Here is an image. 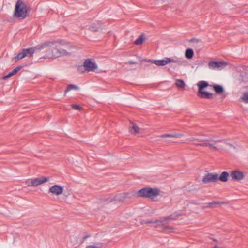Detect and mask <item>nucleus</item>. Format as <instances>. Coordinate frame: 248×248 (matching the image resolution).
I'll list each match as a JSON object with an SVG mask.
<instances>
[{
	"mask_svg": "<svg viewBox=\"0 0 248 248\" xmlns=\"http://www.w3.org/2000/svg\"><path fill=\"white\" fill-rule=\"evenodd\" d=\"M103 247V243H98L96 244V246L89 245L87 246L86 248H101Z\"/></svg>",
	"mask_w": 248,
	"mask_h": 248,
	"instance_id": "28",
	"label": "nucleus"
},
{
	"mask_svg": "<svg viewBox=\"0 0 248 248\" xmlns=\"http://www.w3.org/2000/svg\"><path fill=\"white\" fill-rule=\"evenodd\" d=\"M218 180V174L208 172L205 174L202 179L204 184L214 183Z\"/></svg>",
	"mask_w": 248,
	"mask_h": 248,
	"instance_id": "7",
	"label": "nucleus"
},
{
	"mask_svg": "<svg viewBox=\"0 0 248 248\" xmlns=\"http://www.w3.org/2000/svg\"><path fill=\"white\" fill-rule=\"evenodd\" d=\"M142 62H153L151 60H150V59H142L141 60Z\"/></svg>",
	"mask_w": 248,
	"mask_h": 248,
	"instance_id": "37",
	"label": "nucleus"
},
{
	"mask_svg": "<svg viewBox=\"0 0 248 248\" xmlns=\"http://www.w3.org/2000/svg\"><path fill=\"white\" fill-rule=\"evenodd\" d=\"M63 192V188L62 186L58 185H55L48 190V193H52L55 195H60Z\"/></svg>",
	"mask_w": 248,
	"mask_h": 248,
	"instance_id": "11",
	"label": "nucleus"
},
{
	"mask_svg": "<svg viewBox=\"0 0 248 248\" xmlns=\"http://www.w3.org/2000/svg\"><path fill=\"white\" fill-rule=\"evenodd\" d=\"M228 64L227 62H225L219 61H210L208 63V66L210 69H221L225 67Z\"/></svg>",
	"mask_w": 248,
	"mask_h": 248,
	"instance_id": "9",
	"label": "nucleus"
},
{
	"mask_svg": "<svg viewBox=\"0 0 248 248\" xmlns=\"http://www.w3.org/2000/svg\"><path fill=\"white\" fill-rule=\"evenodd\" d=\"M227 144L228 145H229L230 146H231V147H233L234 148H235V146H234L233 144H231V143H227Z\"/></svg>",
	"mask_w": 248,
	"mask_h": 248,
	"instance_id": "39",
	"label": "nucleus"
},
{
	"mask_svg": "<svg viewBox=\"0 0 248 248\" xmlns=\"http://www.w3.org/2000/svg\"><path fill=\"white\" fill-rule=\"evenodd\" d=\"M173 229V228L171 227H169V226H165L163 227V230H172Z\"/></svg>",
	"mask_w": 248,
	"mask_h": 248,
	"instance_id": "34",
	"label": "nucleus"
},
{
	"mask_svg": "<svg viewBox=\"0 0 248 248\" xmlns=\"http://www.w3.org/2000/svg\"><path fill=\"white\" fill-rule=\"evenodd\" d=\"M29 8L21 0H18L15 5L13 16L20 20L25 19L28 16Z\"/></svg>",
	"mask_w": 248,
	"mask_h": 248,
	"instance_id": "2",
	"label": "nucleus"
},
{
	"mask_svg": "<svg viewBox=\"0 0 248 248\" xmlns=\"http://www.w3.org/2000/svg\"><path fill=\"white\" fill-rule=\"evenodd\" d=\"M48 181L47 177H42L41 178H36L32 179L33 186H37L43 183H44Z\"/></svg>",
	"mask_w": 248,
	"mask_h": 248,
	"instance_id": "13",
	"label": "nucleus"
},
{
	"mask_svg": "<svg viewBox=\"0 0 248 248\" xmlns=\"http://www.w3.org/2000/svg\"><path fill=\"white\" fill-rule=\"evenodd\" d=\"M90 236L91 235L90 234H86L83 237V241H84L85 240H86L88 238L90 237Z\"/></svg>",
	"mask_w": 248,
	"mask_h": 248,
	"instance_id": "36",
	"label": "nucleus"
},
{
	"mask_svg": "<svg viewBox=\"0 0 248 248\" xmlns=\"http://www.w3.org/2000/svg\"><path fill=\"white\" fill-rule=\"evenodd\" d=\"M189 41L191 42H197L198 41V39H197L196 38H192V39H190V40Z\"/></svg>",
	"mask_w": 248,
	"mask_h": 248,
	"instance_id": "38",
	"label": "nucleus"
},
{
	"mask_svg": "<svg viewBox=\"0 0 248 248\" xmlns=\"http://www.w3.org/2000/svg\"><path fill=\"white\" fill-rule=\"evenodd\" d=\"M212 87L217 94H220L224 92V88L221 85L215 84Z\"/></svg>",
	"mask_w": 248,
	"mask_h": 248,
	"instance_id": "21",
	"label": "nucleus"
},
{
	"mask_svg": "<svg viewBox=\"0 0 248 248\" xmlns=\"http://www.w3.org/2000/svg\"><path fill=\"white\" fill-rule=\"evenodd\" d=\"M196 140L200 142V143H195V145L200 146L209 147L212 151H216L219 149L215 146L212 142H221L224 140V139H214L213 138L205 139H196Z\"/></svg>",
	"mask_w": 248,
	"mask_h": 248,
	"instance_id": "4",
	"label": "nucleus"
},
{
	"mask_svg": "<svg viewBox=\"0 0 248 248\" xmlns=\"http://www.w3.org/2000/svg\"><path fill=\"white\" fill-rule=\"evenodd\" d=\"M71 106L72 108L76 110H80L82 109V107H81L79 105L77 104H72Z\"/></svg>",
	"mask_w": 248,
	"mask_h": 248,
	"instance_id": "31",
	"label": "nucleus"
},
{
	"mask_svg": "<svg viewBox=\"0 0 248 248\" xmlns=\"http://www.w3.org/2000/svg\"><path fill=\"white\" fill-rule=\"evenodd\" d=\"M57 41H46L41 43L34 47L23 49L21 51L19 52L17 56L14 57L12 60L14 62H17L18 60L23 59L26 57H31L35 50H41L46 46L54 45Z\"/></svg>",
	"mask_w": 248,
	"mask_h": 248,
	"instance_id": "1",
	"label": "nucleus"
},
{
	"mask_svg": "<svg viewBox=\"0 0 248 248\" xmlns=\"http://www.w3.org/2000/svg\"><path fill=\"white\" fill-rule=\"evenodd\" d=\"M144 40V36L143 34H141L134 42V44L139 45L143 43Z\"/></svg>",
	"mask_w": 248,
	"mask_h": 248,
	"instance_id": "25",
	"label": "nucleus"
},
{
	"mask_svg": "<svg viewBox=\"0 0 248 248\" xmlns=\"http://www.w3.org/2000/svg\"><path fill=\"white\" fill-rule=\"evenodd\" d=\"M163 222V220H155L154 221H152V220L146 221L144 222V223L145 224H150V223H157L158 222L162 223Z\"/></svg>",
	"mask_w": 248,
	"mask_h": 248,
	"instance_id": "29",
	"label": "nucleus"
},
{
	"mask_svg": "<svg viewBox=\"0 0 248 248\" xmlns=\"http://www.w3.org/2000/svg\"><path fill=\"white\" fill-rule=\"evenodd\" d=\"M197 96L201 98H203V99H211L213 98V93L207 92L202 91V92H197Z\"/></svg>",
	"mask_w": 248,
	"mask_h": 248,
	"instance_id": "12",
	"label": "nucleus"
},
{
	"mask_svg": "<svg viewBox=\"0 0 248 248\" xmlns=\"http://www.w3.org/2000/svg\"><path fill=\"white\" fill-rule=\"evenodd\" d=\"M175 85L179 89H183L186 86V84L182 79H176Z\"/></svg>",
	"mask_w": 248,
	"mask_h": 248,
	"instance_id": "23",
	"label": "nucleus"
},
{
	"mask_svg": "<svg viewBox=\"0 0 248 248\" xmlns=\"http://www.w3.org/2000/svg\"><path fill=\"white\" fill-rule=\"evenodd\" d=\"M182 214H178L177 212H175L173 213V214L170 215L169 216H166L164 218V219L162 220L163 221L165 220H174L176 219L177 218H178L179 216H181Z\"/></svg>",
	"mask_w": 248,
	"mask_h": 248,
	"instance_id": "20",
	"label": "nucleus"
},
{
	"mask_svg": "<svg viewBox=\"0 0 248 248\" xmlns=\"http://www.w3.org/2000/svg\"><path fill=\"white\" fill-rule=\"evenodd\" d=\"M79 88L78 86L74 85V84H69L67 85L65 90V94H66L68 92L71 90H78Z\"/></svg>",
	"mask_w": 248,
	"mask_h": 248,
	"instance_id": "24",
	"label": "nucleus"
},
{
	"mask_svg": "<svg viewBox=\"0 0 248 248\" xmlns=\"http://www.w3.org/2000/svg\"><path fill=\"white\" fill-rule=\"evenodd\" d=\"M241 100L246 103H248V92H245L241 97Z\"/></svg>",
	"mask_w": 248,
	"mask_h": 248,
	"instance_id": "27",
	"label": "nucleus"
},
{
	"mask_svg": "<svg viewBox=\"0 0 248 248\" xmlns=\"http://www.w3.org/2000/svg\"><path fill=\"white\" fill-rule=\"evenodd\" d=\"M25 184L27 185L28 186H33L32 184V179H29L26 180Z\"/></svg>",
	"mask_w": 248,
	"mask_h": 248,
	"instance_id": "30",
	"label": "nucleus"
},
{
	"mask_svg": "<svg viewBox=\"0 0 248 248\" xmlns=\"http://www.w3.org/2000/svg\"><path fill=\"white\" fill-rule=\"evenodd\" d=\"M229 173L227 171H223L220 175L218 174V180L226 182L228 180Z\"/></svg>",
	"mask_w": 248,
	"mask_h": 248,
	"instance_id": "17",
	"label": "nucleus"
},
{
	"mask_svg": "<svg viewBox=\"0 0 248 248\" xmlns=\"http://www.w3.org/2000/svg\"><path fill=\"white\" fill-rule=\"evenodd\" d=\"M127 63L130 65L136 64L137 63V62L133 61L132 60L128 61Z\"/></svg>",
	"mask_w": 248,
	"mask_h": 248,
	"instance_id": "32",
	"label": "nucleus"
},
{
	"mask_svg": "<svg viewBox=\"0 0 248 248\" xmlns=\"http://www.w3.org/2000/svg\"><path fill=\"white\" fill-rule=\"evenodd\" d=\"M70 52L67 51L66 50L60 48L57 46L52 50V54L49 56L51 58H57L61 56L69 55Z\"/></svg>",
	"mask_w": 248,
	"mask_h": 248,
	"instance_id": "6",
	"label": "nucleus"
},
{
	"mask_svg": "<svg viewBox=\"0 0 248 248\" xmlns=\"http://www.w3.org/2000/svg\"><path fill=\"white\" fill-rule=\"evenodd\" d=\"M170 62L179 63L178 60H174L173 58L166 57L162 60H154L152 63L155 64L158 66H164Z\"/></svg>",
	"mask_w": 248,
	"mask_h": 248,
	"instance_id": "8",
	"label": "nucleus"
},
{
	"mask_svg": "<svg viewBox=\"0 0 248 248\" xmlns=\"http://www.w3.org/2000/svg\"><path fill=\"white\" fill-rule=\"evenodd\" d=\"M22 66L21 65H19L17 66L16 68L14 69L12 71L10 72L7 75L4 76L3 79H6L8 78L12 77V76L16 75L22 68Z\"/></svg>",
	"mask_w": 248,
	"mask_h": 248,
	"instance_id": "15",
	"label": "nucleus"
},
{
	"mask_svg": "<svg viewBox=\"0 0 248 248\" xmlns=\"http://www.w3.org/2000/svg\"><path fill=\"white\" fill-rule=\"evenodd\" d=\"M185 57L188 59H191L194 56V51L192 48H188L185 51Z\"/></svg>",
	"mask_w": 248,
	"mask_h": 248,
	"instance_id": "22",
	"label": "nucleus"
},
{
	"mask_svg": "<svg viewBox=\"0 0 248 248\" xmlns=\"http://www.w3.org/2000/svg\"><path fill=\"white\" fill-rule=\"evenodd\" d=\"M184 136L183 134L181 133H172V134H165L160 136L161 138H164L167 137H173V138H180Z\"/></svg>",
	"mask_w": 248,
	"mask_h": 248,
	"instance_id": "19",
	"label": "nucleus"
},
{
	"mask_svg": "<svg viewBox=\"0 0 248 248\" xmlns=\"http://www.w3.org/2000/svg\"><path fill=\"white\" fill-rule=\"evenodd\" d=\"M197 85L198 87V92H202L203 91L205 88L210 86L208 82L203 80L199 81Z\"/></svg>",
	"mask_w": 248,
	"mask_h": 248,
	"instance_id": "14",
	"label": "nucleus"
},
{
	"mask_svg": "<svg viewBox=\"0 0 248 248\" xmlns=\"http://www.w3.org/2000/svg\"><path fill=\"white\" fill-rule=\"evenodd\" d=\"M112 199L111 198H108V199H107L105 200H104V201L107 203H109V202H110L112 201Z\"/></svg>",
	"mask_w": 248,
	"mask_h": 248,
	"instance_id": "33",
	"label": "nucleus"
},
{
	"mask_svg": "<svg viewBox=\"0 0 248 248\" xmlns=\"http://www.w3.org/2000/svg\"><path fill=\"white\" fill-rule=\"evenodd\" d=\"M196 139H195L194 138H192L190 139V141H195V142L194 143V144H195V143H200L199 141H197L196 140Z\"/></svg>",
	"mask_w": 248,
	"mask_h": 248,
	"instance_id": "35",
	"label": "nucleus"
},
{
	"mask_svg": "<svg viewBox=\"0 0 248 248\" xmlns=\"http://www.w3.org/2000/svg\"><path fill=\"white\" fill-rule=\"evenodd\" d=\"M230 176L234 181H239L244 178L243 172L239 170H234L230 172Z\"/></svg>",
	"mask_w": 248,
	"mask_h": 248,
	"instance_id": "10",
	"label": "nucleus"
},
{
	"mask_svg": "<svg viewBox=\"0 0 248 248\" xmlns=\"http://www.w3.org/2000/svg\"><path fill=\"white\" fill-rule=\"evenodd\" d=\"M130 131L132 134H136L139 132L140 128L135 124H132V127L130 128Z\"/></svg>",
	"mask_w": 248,
	"mask_h": 248,
	"instance_id": "26",
	"label": "nucleus"
},
{
	"mask_svg": "<svg viewBox=\"0 0 248 248\" xmlns=\"http://www.w3.org/2000/svg\"><path fill=\"white\" fill-rule=\"evenodd\" d=\"M84 68L85 70L87 72L93 71L98 67L97 65L94 60L91 59H87L85 60L83 66H79L78 67V70L80 71L81 69Z\"/></svg>",
	"mask_w": 248,
	"mask_h": 248,
	"instance_id": "5",
	"label": "nucleus"
},
{
	"mask_svg": "<svg viewBox=\"0 0 248 248\" xmlns=\"http://www.w3.org/2000/svg\"><path fill=\"white\" fill-rule=\"evenodd\" d=\"M224 204V202L219 201H213L212 202L207 203V205L204 208H215L217 205Z\"/></svg>",
	"mask_w": 248,
	"mask_h": 248,
	"instance_id": "18",
	"label": "nucleus"
},
{
	"mask_svg": "<svg viewBox=\"0 0 248 248\" xmlns=\"http://www.w3.org/2000/svg\"><path fill=\"white\" fill-rule=\"evenodd\" d=\"M101 27V24L100 22L92 24L88 28V29L92 32L98 31L99 29Z\"/></svg>",
	"mask_w": 248,
	"mask_h": 248,
	"instance_id": "16",
	"label": "nucleus"
},
{
	"mask_svg": "<svg viewBox=\"0 0 248 248\" xmlns=\"http://www.w3.org/2000/svg\"><path fill=\"white\" fill-rule=\"evenodd\" d=\"M159 194V189L146 187L138 190L136 194L133 195L137 197L149 198L153 199L154 197L158 196Z\"/></svg>",
	"mask_w": 248,
	"mask_h": 248,
	"instance_id": "3",
	"label": "nucleus"
}]
</instances>
